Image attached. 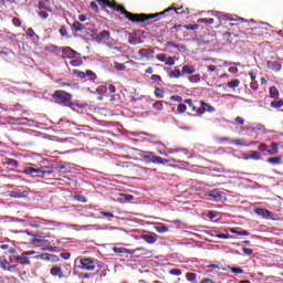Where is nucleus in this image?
Segmentation results:
<instances>
[{
	"mask_svg": "<svg viewBox=\"0 0 283 283\" xmlns=\"http://www.w3.org/2000/svg\"><path fill=\"white\" fill-rule=\"evenodd\" d=\"M102 8H114V10H117L118 12H122V14H125L126 18L129 21H133V23H142L143 21H149V19H156V17H160V14H165V12H169L170 10H174V8H168L164 12L155 13V14H136L127 11L125 7H119L116 4V2L112 3L107 0H96Z\"/></svg>",
	"mask_w": 283,
	"mask_h": 283,
	"instance_id": "obj_1",
	"label": "nucleus"
},
{
	"mask_svg": "<svg viewBox=\"0 0 283 283\" xmlns=\"http://www.w3.org/2000/svg\"><path fill=\"white\" fill-rule=\"evenodd\" d=\"M140 158H143L146 163H154L155 165H167L169 163L168 159H165L160 156L154 155L151 151H139Z\"/></svg>",
	"mask_w": 283,
	"mask_h": 283,
	"instance_id": "obj_2",
	"label": "nucleus"
},
{
	"mask_svg": "<svg viewBox=\"0 0 283 283\" xmlns=\"http://www.w3.org/2000/svg\"><path fill=\"white\" fill-rule=\"evenodd\" d=\"M55 103L64 105L65 107H72V95L64 91H56L53 95Z\"/></svg>",
	"mask_w": 283,
	"mask_h": 283,
	"instance_id": "obj_3",
	"label": "nucleus"
},
{
	"mask_svg": "<svg viewBox=\"0 0 283 283\" xmlns=\"http://www.w3.org/2000/svg\"><path fill=\"white\" fill-rule=\"evenodd\" d=\"M50 273L52 277H56L57 280H65L70 277V272H65V268L61 265L52 266Z\"/></svg>",
	"mask_w": 283,
	"mask_h": 283,
	"instance_id": "obj_4",
	"label": "nucleus"
},
{
	"mask_svg": "<svg viewBox=\"0 0 283 283\" xmlns=\"http://www.w3.org/2000/svg\"><path fill=\"white\" fill-rule=\"evenodd\" d=\"M97 260L94 258H84L80 260L78 269L82 271H94Z\"/></svg>",
	"mask_w": 283,
	"mask_h": 283,
	"instance_id": "obj_5",
	"label": "nucleus"
},
{
	"mask_svg": "<svg viewBox=\"0 0 283 283\" xmlns=\"http://www.w3.org/2000/svg\"><path fill=\"white\" fill-rule=\"evenodd\" d=\"M208 12L212 17H217V19L219 20L220 25H224V23H227V21H239L235 18H231V15H229V14H222V13L216 12V11H208Z\"/></svg>",
	"mask_w": 283,
	"mask_h": 283,
	"instance_id": "obj_6",
	"label": "nucleus"
},
{
	"mask_svg": "<svg viewBox=\"0 0 283 283\" xmlns=\"http://www.w3.org/2000/svg\"><path fill=\"white\" fill-rule=\"evenodd\" d=\"M62 54L63 59H70V61H72V59H81V53L70 46L64 48Z\"/></svg>",
	"mask_w": 283,
	"mask_h": 283,
	"instance_id": "obj_7",
	"label": "nucleus"
},
{
	"mask_svg": "<svg viewBox=\"0 0 283 283\" xmlns=\"http://www.w3.org/2000/svg\"><path fill=\"white\" fill-rule=\"evenodd\" d=\"M200 107L197 111L198 116H202L206 114V112H209L210 114H213L216 112V108L205 102H199Z\"/></svg>",
	"mask_w": 283,
	"mask_h": 283,
	"instance_id": "obj_8",
	"label": "nucleus"
},
{
	"mask_svg": "<svg viewBox=\"0 0 283 283\" xmlns=\"http://www.w3.org/2000/svg\"><path fill=\"white\" fill-rule=\"evenodd\" d=\"M254 213H256V216H261V218H266V220H271V218H273V212L264 208H256Z\"/></svg>",
	"mask_w": 283,
	"mask_h": 283,
	"instance_id": "obj_9",
	"label": "nucleus"
},
{
	"mask_svg": "<svg viewBox=\"0 0 283 283\" xmlns=\"http://www.w3.org/2000/svg\"><path fill=\"white\" fill-rule=\"evenodd\" d=\"M142 240L144 242H147L148 244H156V242L158 241V234L156 233L144 234L142 235Z\"/></svg>",
	"mask_w": 283,
	"mask_h": 283,
	"instance_id": "obj_10",
	"label": "nucleus"
},
{
	"mask_svg": "<svg viewBox=\"0 0 283 283\" xmlns=\"http://www.w3.org/2000/svg\"><path fill=\"white\" fill-rule=\"evenodd\" d=\"M22 172H24L27 176H32L33 174H48V176H50V174H52V171L50 170L42 171L41 169H36L32 167L24 168Z\"/></svg>",
	"mask_w": 283,
	"mask_h": 283,
	"instance_id": "obj_11",
	"label": "nucleus"
},
{
	"mask_svg": "<svg viewBox=\"0 0 283 283\" xmlns=\"http://www.w3.org/2000/svg\"><path fill=\"white\" fill-rule=\"evenodd\" d=\"M266 67L272 72H280V70H282V63H280L279 61H268Z\"/></svg>",
	"mask_w": 283,
	"mask_h": 283,
	"instance_id": "obj_12",
	"label": "nucleus"
},
{
	"mask_svg": "<svg viewBox=\"0 0 283 283\" xmlns=\"http://www.w3.org/2000/svg\"><path fill=\"white\" fill-rule=\"evenodd\" d=\"M0 268L3 271H12V269H14V265L10 264V261H8L6 256H0Z\"/></svg>",
	"mask_w": 283,
	"mask_h": 283,
	"instance_id": "obj_13",
	"label": "nucleus"
},
{
	"mask_svg": "<svg viewBox=\"0 0 283 283\" xmlns=\"http://www.w3.org/2000/svg\"><path fill=\"white\" fill-rule=\"evenodd\" d=\"M208 197L212 198L214 202H220V200H222V193L218 190H210Z\"/></svg>",
	"mask_w": 283,
	"mask_h": 283,
	"instance_id": "obj_14",
	"label": "nucleus"
},
{
	"mask_svg": "<svg viewBox=\"0 0 283 283\" xmlns=\"http://www.w3.org/2000/svg\"><path fill=\"white\" fill-rule=\"evenodd\" d=\"M0 249L2 251H7V252H4V255H8V253L10 255H17V249H14V247H10L9 244H2V245H0Z\"/></svg>",
	"mask_w": 283,
	"mask_h": 283,
	"instance_id": "obj_15",
	"label": "nucleus"
},
{
	"mask_svg": "<svg viewBox=\"0 0 283 283\" xmlns=\"http://www.w3.org/2000/svg\"><path fill=\"white\" fill-rule=\"evenodd\" d=\"M97 39H98L99 41L104 42V43H107V41H109V39H111L109 31L104 30V31L99 32V33L97 34Z\"/></svg>",
	"mask_w": 283,
	"mask_h": 283,
	"instance_id": "obj_16",
	"label": "nucleus"
},
{
	"mask_svg": "<svg viewBox=\"0 0 283 283\" xmlns=\"http://www.w3.org/2000/svg\"><path fill=\"white\" fill-rule=\"evenodd\" d=\"M42 260H45L46 262H60L61 258L56 254H43L41 256Z\"/></svg>",
	"mask_w": 283,
	"mask_h": 283,
	"instance_id": "obj_17",
	"label": "nucleus"
},
{
	"mask_svg": "<svg viewBox=\"0 0 283 283\" xmlns=\"http://www.w3.org/2000/svg\"><path fill=\"white\" fill-rule=\"evenodd\" d=\"M18 264H21L22 266H30V264H31L30 259L28 256H25L24 253H22L18 258Z\"/></svg>",
	"mask_w": 283,
	"mask_h": 283,
	"instance_id": "obj_18",
	"label": "nucleus"
},
{
	"mask_svg": "<svg viewBox=\"0 0 283 283\" xmlns=\"http://www.w3.org/2000/svg\"><path fill=\"white\" fill-rule=\"evenodd\" d=\"M113 251L114 253H124L126 255H134L136 253V251H132L126 248H114Z\"/></svg>",
	"mask_w": 283,
	"mask_h": 283,
	"instance_id": "obj_19",
	"label": "nucleus"
},
{
	"mask_svg": "<svg viewBox=\"0 0 283 283\" xmlns=\"http://www.w3.org/2000/svg\"><path fill=\"white\" fill-rule=\"evenodd\" d=\"M252 132L256 134V136H260V134H266V128L264 125L259 124L252 128Z\"/></svg>",
	"mask_w": 283,
	"mask_h": 283,
	"instance_id": "obj_20",
	"label": "nucleus"
},
{
	"mask_svg": "<svg viewBox=\"0 0 283 283\" xmlns=\"http://www.w3.org/2000/svg\"><path fill=\"white\" fill-rule=\"evenodd\" d=\"M155 231H157V233H167V231H169V227L164 223H156Z\"/></svg>",
	"mask_w": 283,
	"mask_h": 283,
	"instance_id": "obj_21",
	"label": "nucleus"
},
{
	"mask_svg": "<svg viewBox=\"0 0 283 283\" xmlns=\"http://www.w3.org/2000/svg\"><path fill=\"white\" fill-rule=\"evenodd\" d=\"M181 74H196V67L191 65H184L181 70Z\"/></svg>",
	"mask_w": 283,
	"mask_h": 283,
	"instance_id": "obj_22",
	"label": "nucleus"
},
{
	"mask_svg": "<svg viewBox=\"0 0 283 283\" xmlns=\"http://www.w3.org/2000/svg\"><path fill=\"white\" fill-rule=\"evenodd\" d=\"M227 87H229V90H232L233 92H235V88L240 87V80H232V81L228 82Z\"/></svg>",
	"mask_w": 283,
	"mask_h": 283,
	"instance_id": "obj_23",
	"label": "nucleus"
},
{
	"mask_svg": "<svg viewBox=\"0 0 283 283\" xmlns=\"http://www.w3.org/2000/svg\"><path fill=\"white\" fill-rule=\"evenodd\" d=\"M245 160H260V153L251 150L249 155L245 157Z\"/></svg>",
	"mask_w": 283,
	"mask_h": 283,
	"instance_id": "obj_24",
	"label": "nucleus"
},
{
	"mask_svg": "<svg viewBox=\"0 0 283 283\" xmlns=\"http://www.w3.org/2000/svg\"><path fill=\"white\" fill-rule=\"evenodd\" d=\"M185 105H188L190 112H196V114H198V106L195 105L193 99H185Z\"/></svg>",
	"mask_w": 283,
	"mask_h": 283,
	"instance_id": "obj_25",
	"label": "nucleus"
},
{
	"mask_svg": "<svg viewBox=\"0 0 283 283\" xmlns=\"http://www.w3.org/2000/svg\"><path fill=\"white\" fill-rule=\"evenodd\" d=\"M72 28L75 30V32H85V27L80 21H75L72 24Z\"/></svg>",
	"mask_w": 283,
	"mask_h": 283,
	"instance_id": "obj_26",
	"label": "nucleus"
},
{
	"mask_svg": "<svg viewBox=\"0 0 283 283\" xmlns=\"http://www.w3.org/2000/svg\"><path fill=\"white\" fill-rule=\"evenodd\" d=\"M269 94L270 98H280V91H277V87L275 86L270 87Z\"/></svg>",
	"mask_w": 283,
	"mask_h": 283,
	"instance_id": "obj_27",
	"label": "nucleus"
},
{
	"mask_svg": "<svg viewBox=\"0 0 283 283\" xmlns=\"http://www.w3.org/2000/svg\"><path fill=\"white\" fill-rule=\"evenodd\" d=\"M279 149H277V143L273 142L271 144V149H268V154L269 156H275L276 154H279Z\"/></svg>",
	"mask_w": 283,
	"mask_h": 283,
	"instance_id": "obj_28",
	"label": "nucleus"
},
{
	"mask_svg": "<svg viewBox=\"0 0 283 283\" xmlns=\"http://www.w3.org/2000/svg\"><path fill=\"white\" fill-rule=\"evenodd\" d=\"M70 63L73 67H81L83 65V61H81V57H74L70 61Z\"/></svg>",
	"mask_w": 283,
	"mask_h": 283,
	"instance_id": "obj_29",
	"label": "nucleus"
},
{
	"mask_svg": "<svg viewBox=\"0 0 283 283\" xmlns=\"http://www.w3.org/2000/svg\"><path fill=\"white\" fill-rule=\"evenodd\" d=\"M268 163H270V165H282V157H270Z\"/></svg>",
	"mask_w": 283,
	"mask_h": 283,
	"instance_id": "obj_30",
	"label": "nucleus"
},
{
	"mask_svg": "<svg viewBox=\"0 0 283 283\" xmlns=\"http://www.w3.org/2000/svg\"><path fill=\"white\" fill-rule=\"evenodd\" d=\"M59 32L64 39H70V34L67 33V27L61 25Z\"/></svg>",
	"mask_w": 283,
	"mask_h": 283,
	"instance_id": "obj_31",
	"label": "nucleus"
},
{
	"mask_svg": "<svg viewBox=\"0 0 283 283\" xmlns=\"http://www.w3.org/2000/svg\"><path fill=\"white\" fill-rule=\"evenodd\" d=\"M230 233H234L235 235H250L247 230H237L234 228L230 229Z\"/></svg>",
	"mask_w": 283,
	"mask_h": 283,
	"instance_id": "obj_32",
	"label": "nucleus"
},
{
	"mask_svg": "<svg viewBox=\"0 0 283 283\" xmlns=\"http://www.w3.org/2000/svg\"><path fill=\"white\" fill-rule=\"evenodd\" d=\"M182 76V71L180 72L179 69L170 71V78H180Z\"/></svg>",
	"mask_w": 283,
	"mask_h": 283,
	"instance_id": "obj_33",
	"label": "nucleus"
},
{
	"mask_svg": "<svg viewBox=\"0 0 283 283\" xmlns=\"http://www.w3.org/2000/svg\"><path fill=\"white\" fill-rule=\"evenodd\" d=\"M90 227H92V226H77V224H72V226H70V229H75V231H83V230H88Z\"/></svg>",
	"mask_w": 283,
	"mask_h": 283,
	"instance_id": "obj_34",
	"label": "nucleus"
},
{
	"mask_svg": "<svg viewBox=\"0 0 283 283\" xmlns=\"http://www.w3.org/2000/svg\"><path fill=\"white\" fill-rule=\"evenodd\" d=\"M154 109H156L157 112H163V109H165V106L163 104V101H157L154 105H153Z\"/></svg>",
	"mask_w": 283,
	"mask_h": 283,
	"instance_id": "obj_35",
	"label": "nucleus"
},
{
	"mask_svg": "<svg viewBox=\"0 0 283 283\" xmlns=\"http://www.w3.org/2000/svg\"><path fill=\"white\" fill-rule=\"evenodd\" d=\"M271 107H273V109H280V107H283V101L282 99L273 101L271 103Z\"/></svg>",
	"mask_w": 283,
	"mask_h": 283,
	"instance_id": "obj_36",
	"label": "nucleus"
},
{
	"mask_svg": "<svg viewBox=\"0 0 283 283\" xmlns=\"http://www.w3.org/2000/svg\"><path fill=\"white\" fill-rule=\"evenodd\" d=\"M186 280H188V282L196 283L197 282V275L195 273H187L186 274Z\"/></svg>",
	"mask_w": 283,
	"mask_h": 283,
	"instance_id": "obj_37",
	"label": "nucleus"
},
{
	"mask_svg": "<svg viewBox=\"0 0 283 283\" xmlns=\"http://www.w3.org/2000/svg\"><path fill=\"white\" fill-rule=\"evenodd\" d=\"M114 67H115V70H117L118 72H123V71L126 70L125 64L118 63V62H114Z\"/></svg>",
	"mask_w": 283,
	"mask_h": 283,
	"instance_id": "obj_38",
	"label": "nucleus"
},
{
	"mask_svg": "<svg viewBox=\"0 0 283 283\" xmlns=\"http://www.w3.org/2000/svg\"><path fill=\"white\" fill-rule=\"evenodd\" d=\"M188 81H190V83H200V75L199 74H195L188 77Z\"/></svg>",
	"mask_w": 283,
	"mask_h": 283,
	"instance_id": "obj_39",
	"label": "nucleus"
},
{
	"mask_svg": "<svg viewBox=\"0 0 283 283\" xmlns=\"http://www.w3.org/2000/svg\"><path fill=\"white\" fill-rule=\"evenodd\" d=\"M177 112L179 113V114H185L186 112H187V104H179L178 106H177Z\"/></svg>",
	"mask_w": 283,
	"mask_h": 283,
	"instance_id": "obj_40",
	"label": "nucleus"
},
{
	"mask_svg": "<svg viewBox=\"0 0 283 283\" xmlns=\"http://www.w3.org/2000/svg\"><path fill=\"white\" fill-rule=\"evenodd\" d=\"M155 96H156L157 98H165V92H163V90L156 87V88H155Z\"/></svg>",
	"mask_w": 283,
	"mask_h": 283,
	"instance_id": "obj_41",
	"label": "nucleus"
},
{
	"mask_svg": "<svg viewBox=\"0 0 283 283\" xmlns=\"http://www.w3.org/2000/svg\"><path fill=\"white\" fill-rule=\"evenodd\" d=\"M9 263L10 264H19V255H15V254L10 255L9 256Z\"/></svg>",
	"mask_w": 283,
	"mask_h": 283,
	"instance_id": "obj_42",
	"label": "nucleus"
},
{
	"mask_svg": "<svg viewBox=\"0 0 283 283\" xmlns=\"http://www.w3.org/2000/svg\"><path fill=\"white\" fill-rule=\"evenodd\" d=\"M97 94H106L107 93V86L101 85L96 88Z\"/></svg>",
	"mask_w": 283,
	"mask_h": 283,
	"instance_id": "obj_43",
	"label": "nucleus"
},
{
	"mask_svg": "<svg viewBox=\"0 0 283 283\" xmlns=\"http://www.w3.org/2000/svg\"><path fill=\"white\" fill-rule=\"evenodd\" d=\"M132 251H135V253H139V255H147V249L145 248H138Z\"/></svg>",
	"mask_w": 283,
	"mask_h": 283,
	"instance_id": "obj_44",
	"label": "nucleus"
},
{
	"mask_svg": "<svg viewBox=\"0 0 283 283\" xmlns=\"http://www.w3.org/2000/svg\"><path fill=\"white\" fill-rule=\"evenodd\" d=\"M259 150L262 151V154L268 153L269 154V146L266 144L259 145Z\"/></svg>",
	"mask_w": 283,
	"mask_h": 283,
	"instance_id": "obj_45",
	"label": "nucleus"
},
{
	"mask_svg": "<svg viewBox=\"0 0 283 283\" xmlns=\"http://www.w3.org/2000/svg\"><path fill=\"white\" fill-rule=\"evenodd\" d=\"M157 61H160L161 63H165L167 61V54H157L156 55Z\"/></svg>",
	"mask_w": 283,
	"mask_h": 283,
	"instance_id": "obj_46",
	"label": "nucleus"
},
{
	"mask_svg": "<svg viewBox=\"0 0 283 283\" xmlns=\"http://www.w3.org/2000/svg\"><path fill=\"white\" fill-rule=\"evenodd\" d=\"M170 275H176L178 277L182 275V271H180L179 269H172L170 270Z\"/></svg>",
	"mask_w": 283,
	"mask_h": 283,
	"instance_id": "obj_47",
	"label": "nucleus"
},
{
	"mask_svg": "<svg viewBox=\"0 0 283 283\" xmlns=\"http://www.w3.org/2000/svg\"><path fill=\"white\" fill-rule=\"evenodd\" d=\"M85 74H86L87 78H90L91 81L96 80V74L94 72L87 71Z\"/></svg>",
	"mask_w": 283,
	"mask_h": 283,
	"instance_id": "obj_48",
	"label": "nucleus"
},
{
	"mask_svg": "<svg viewBox=\"0 0 283 283\" xmlns=\"http://www.w3.org/2000/svg\"><path fill=\"white\" fill-rule=\"evenodd\" d=\"M208 218H209L210 220H213V219L218 218V212H217V211H213V210L209 211V212H208Z\"/></svg>",
	"mask_w": 283,
	"mask_h": 283,
	"instance_id": "obj_49",
	"label": "nucleus"
},
{
	"mask_svg": "<svg viewBox=\"0 0 283 283\" xmlns=\"http://www.w3.org/2000/svg\"><path fill=\"white\" fill-rule=\"evenodd\" d=\"M185 30H198V24H186Z\"/></svg>",
	"mask_w": 283,
	"mask_h": 283,
	"instance_id": "obj_50",
	"label": "nucleus"
},
{
	"mask_svg": "<svg viewBox=\"0 0 283 283\" xmlns=\"http://www.w3.org/2000/svg\"><path fill=\"white\" fill-rule=\"evenodd\" d=\"M166 65H176V60L174 59V56H169L166 60Z\"/></svg>",
	"mask_w": 283,
	"mask_h": 283,
	"instance_id": "obj_51",
	"label": "nucleus"
},
{
	"mask_svg": "<svg viewBox=\"0 0 283 283\" xmlns=\"http://www.w3.org/2000/svg\"><path fill=\"white\" fill-rule=\"evenodd\" d=\"M12 23L15 28H21V20L19 18H13Z\"/></svg>",
	"mask_w": 283,
	"mask_h": 283,
	"instance_id": "obj_52",
	"label": "nucleus"
},
{
	"mask_svg": "<svg viewBox=\"0 0 283 283\" xmlns=\"http://www.w3.org/2000/svg\"><path fill=\"white\" fill-rule=\"evenodd\" d=\"M74 74H76V76L80 78H87V75L83 71H75Z\"/></svg>",
	"mask_w": 283,
	"mask_h": 283,
	"instance_id": "obj_53",
	"label": "nucleus"
},
{
	"mask_svg": "<svg viewBox=\"0 0 283 283\" xmlns=\"http://www.w3.org/2000/svg\"><path fill=\"white\" fill-rule=\"evenodd\" d=\"M75 200H77V202H87V197L85 196H76Z\"/></svg>",
	"mask_w": 283,
	"mask_h": 283,
	"instance_id": "obj_54",
	"label": "nucleus"
},
{
	"mask_svg": "<svg viewBox=\"0 0 283 283\" xmlns=\"http://www.w3.org/2000/svg\"><path fill=\"white\" fill-rule=\"evenodd\" d=\"M138 54L142 59H147V49H140Z\"/></svg>",
	"mask_w": 283,
	"mask_h": 283,
	"instance_id": "obj_55",
	"label": "nucleus"
},
{
	"mask_svg": "<svg viewBox=\"0 0 283 283\" xmlns=\"http://www.w3.org/2000/svg\"><path fill=\"white\" fill-rule=\"evenodd\" d=\"M170 101H175L176 103H182V96L174 95L170 97Z\"/></svg>",
	"mask_w": 283,
	"mask_h": 283,
	"instance_id": "obj_56",
	"label": "nucleus"
},
{
	"mask_svg": "<svg viewBox=\"0 0 283 283\" xmlns=\"http://www.w3.org/2000/svg\"><path fill=\"white\" fill-rule=\"evenodd\" d=\"M90 8L94 12H98V4H96V2L92 1L91 4H90Z\"/></svg>",
	"mask_w": 283,
	"mask_h": 283,
	"instance_id": "obj_57",
	"label": "nucleus"
},
{
	"mask_svg": "<svg viewBox=\"0 0 283 283\" xmlns=\"http://www.w3.org/2000/svg\"><path fill=\"white\" fill-rule=\"evenodd\" d=\"M232 273L242 274L244 273V270L241 268H231Z\"/></svg>",
	"mask_w": 283,
	"mask_h": 283,
	"instance_id": "obj_58",
	"label": "nucleus"
},
{
	"mask_svg": "<svg viewBox=\"0 0 283 283\" xmlns=\"http://www.w3.org/2000/svg\"><path fill=\"white\" fill-rule=\"evenodd\" d=\"M242 251L245 255H253V250L250 248H243Z\"/></svg>",
	"mask_w": 283,
	"mask_h": 283,
	"instance_id": "obj_59",
	"label": "nucleus"
},
{
	"mask_svg": "<svg viewBox=\"0 0 283 283\" xmlns=\"http://www.w3.org/2000/svg\"><path fill=\"white\" fill-rule=\"evenodd\" d=\"M151 81H155V83H160L163 81V77L160 75H151Z\"/></svg>",
	"mask_w": 283,
	"mask_h": 283,
	"instance_id": "obj_60",
	"label": "nucleus"
},
{
	"mask_svg": "<svg viewBox=\"0 0 283 283\" xmlns=\"http://www.w3.org/2000/svg\"><path fill=\"white\" fill-rule=\"evenodd\" d=\"M250 87H251V90H253L254 92L258 91V88H259L258 81L251 82V83H250Z\"/></svg>",
	"mask_w": 283,
	"mask_h": 283,
	"instance_id": "obj_61",
	"label": "nucleus"
},
{
	"mask_svg": "<svg viewBox=\"0 0 283 283\" xmlns=\"http://www.w3.org/2000/svg\"><path fill=\"white\" fill-rule=\"evenodd\" d=\"M228 72H229L230 74H238L239 70H238V67H235V66H231V67L228 70Z\"/></svg>",
	"mask_w": 283,
	"mask_h": 283,
	"instance_id": "obj_62",
	"label": "nucleus"
},
{
	"mask_svg": "<svg viewBox=\"0 0 283 283\" xmlns=\"http://www.w3.org/2000/svg\"><path fill=\"white\" fill-rule=\"evenodd\" d=\"M218 71H219V69L216 65L208 66V72H218Z\"/></svg>",
	"mask_w": 283,
	"mask_h": 283,
	"instance_id": "obj_63",
	"label": "nucleus"
},
{
	"mask_svg": "<svg viewBox=\"0 0 283 283\" xmlns=\"http://www.w3.org/2000/svg\"><path fill=\"white\" fill-rule=\"evenodd\" d=\"M237 125H242L244 123V118L238 116L235 119Z\"/></svg>",
	"mask_w": 283,
	"mask_h": 283,
	"instance_id": "obj_64",
	"label": "nucleus"
}]
</instances>
